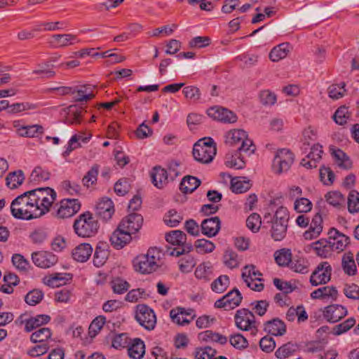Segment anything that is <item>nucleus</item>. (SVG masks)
Wrapping results in <instances>:
<instances>
[{"label": "nucleus", "instance_id": "obj_5", "mask_svg": "<svg viewBox=\"0 0 359 359\" xmlns=\"http://www.w3.org/2000/svg\"><path fill=\"white\" fill-rule=\"evenodd\" d=\"M216 145L210 137L203 138L194 144L193 147V156L194 159L203 164H207L214 158L216 155Z\"/></svg>", "mask_w": 359, "mask_h": 359}, {"label": "nucleus", "instance_id": "obj_54", "mask_svg": "<svg viewBox=\"0 0 359 359\" xmlns=\"http://www.w3.org/2000/svg\"><path fill=\"white\" fill-rule=\"evenodd\" d=\"M350 118L348 107L341 106L339 107L333 115L334 121L339 125L345 124Z\"/></svg>", "mask_w": 359, "mask_h": 359}, {"label": "nucleus", "instance_id": "obj_26", "mask_svg": "<svg viewBox=\"0 0 359 359\" xmlns=\"http://www.w3.org/2000/svg\"><path fill=\"white\" fill-rule=\"evenodd\" d=\"M108 248L107 243H98L93 256V264L95 266L100 267L104 264L109 255Z\"/></svg>", "mask_w": 359, "mask_h": 359}, {"label": "nucleus", "instance_id": "obj_3", "mask_svg": "<svg viewBox=\"0 0 359 359\" xmlns=\"http://www.w3.org/2000/svg\"><path fill=\"white\" fill-rule=\"evenodd\" d=\"M161 252L156 248H151L147 254L137 256L133 261L135 271L141 273H151L160 266Z\"/></svg>", "mask_w": 359, "mask_h": 359}, {"label": "nucleus", "instance_id": "obj_44", "mask_svg": "<svg viewBox=\"0 0 359 359\" xmlns=\"http://www.w3.org/2000/svg\"><path fill=\"white\" fill-rule=\"evenodd\" d=\"M262 276L259 271L255 270V266L253 264L246 265L242 270V278L244 281H248L249 279H255L257 281H262L260 278Z\"/></svg>", "mask_w": 359, "mask_h": 359}, {"label": "nucleus", "instance_id": "obj_6", "mask_svg": "<svg viewBox=\"0 0 359 359\" xmlns=\"http://www.w3.org/2000/svg\"><path fill=\"white\" fill-rule=\"evenodd\" d=\"M165 238L170 244L178 246L170 251H168L170 256L180 257L182 254L190 252L193 250V245L187 242V236L186 233L180 230L171 231L165 234Z\"/></svg>", "mask_w": 359, "mask_h": 359}, {"label": "nucleus", "instance_id": "obj_47", "mask_svg": "<svg viewBox=\"0 0 359 359\" xmlns=\"http://www.w3.org/2000/svg\"><path fill=\"white\" fill-rule=\"evenodd\" d=\"M309 262L302 257H297L291 260L290 267L297 273H306L309 271Z\"/></svg>", "mask_w": 359, "mask_h": 359}, {"label": "nucleus", "instance_id": "obj_50", "mask_svg": "<svg viewBox=\"0 0 359 359\" xmlns=\"http://www.w3.org/2000/svg\"><path fill=\"white\" fill-rule=\"evenodd\" d=\"M348 210L353 214L359 212V192L356 190H351L348 196Z\"/></svg>", "mask_w": 359, "mask_h": 359}, {"label": "nucleus", "instance_id": "obj_24", "mask_svg": "<svg viewBox=\"0 0 359 359\" xmlns=\"http://www.w3.org/2000/svg\"><path fill=\"white\" fill-rule=\"evenodd\" d=\"M323 153V147L319 144H313L310 152L307 154L306 158H303L301 165L306 168H316L317 162L321 159V155Z\"/></svg>", "mask_w": 359, "mask_h": 359}, {"label": "nucleus", "instance_id": "obj_35", "mask_svg": "<svg viewBox=\"0 0 359 359\" xmlns=\"http://www.w3.org/2000/svg\"><path fill=\"white\" fill-rule=\"evenodd\" d=\"M289 44L281 43L274 47L269 53V58L273 62H278L287 57L289 53Z\"/></svg>", "mask_w": 359, "mask_h": 359}, {"label": "nucleus", "instance_id": "obj_22", "mask_svg": "<svg viewBox=\"0 0 359 359\" xmlns=\"http://www.w3.org/2000/svg\"><path fill=\"white\" fill-rule=\"evenodd\" d=\"M114 213V203L109 198H102L96 205V215L104 221L110 219Z\"/></svg>", "mask_w": 359, "mask_h": 359}, {"label": "nucleus", "instance_id": "obj_17", "mask_svg": "<svg viewBox=\"0 0 359 359\" xmlns=\"http://www.w3.org/2000/svg\"><path fill=\"white\" fill-rule=\"evenodd\" d=\"M328 234V243H330L331 250L343 251L349 243V237L340 233L337 229H331Z\"/></svg>", "mask_w": 359, "mask_h": 359}, {"label": "nucleus", "instance_id": "obj_45", "mask_svg": "<svg viewBox=\"0 0 359 359\" xmlns=\"http://www.w3.org/2000/svg\"><path fill=\"white\" fill-rule=\"evenodd\" d=\"M194 247L196 250L199 254H207L212 252L215 248V244L207 239L201 238L195 241Z\"/></svg>", "mask_w": 359, "mask_h": 359}, {"label": "nucleus", "instance_id": "obj_40", "mask_svg": "<svg viewBox=\"0 0 359 359\" xmlns=\"http://www.w3.org/2000/svg\"><path fill=\"white\" fill-rule=\"evenodd\" d=\"M100 166L97 164L93 165L86 172L82 179L83 185L87 188L96 184Z\"/></svg>", "mask_w": 359, "mask_h": 359}, {"label": "nucleus", "instance_id": "obj_34", "mask_svg": "<svg viewBox=\"0 0 359 359\" xmlns=\"http://www.w3.org/2000/svg\"><path fill=\"white\" fill-rule=\"evenodd\" d=\"M180 256H182L178 262L180 271L182 273H189L191 271L196 263L195 258L190 255L189 252H185L182 254Z\"/></svg>", "mask_w": 359, "mask_h": 359}, {"label": "nucleus", "instance_id": "obj_49", "mask_svg": "<svg viewBox=\"0 0 359 359\" xmlns=\"http://www.w3.org/2000/svg\"><path fill=\"white\" fill-rule=\"evenodd\" d=\"M329 244L330 243H328V240L320 239L314 242L312 245L318 255L322 257H327L331 251V248Z\"/></svg>", "mask_w": 359, "mask_h": 359}, {"label": "nucleus", "instance_id": "obj_23", "mask_svg": "<svg viewBox=\"0 0 359 359\" xmlns=\"http://www.w3.org/2000/svg\"><path fill=\"white\" fill-rule=\"evenodd\" d=\"M150 177L152 184L158 189H163L168 182V171L160 165H156L151 169Z\"/></svg>", "mask_w": 359, "mask_h": 359}, {"label": "nucleus", "instance_id": "obj_15", "mask_svg": "<svg viewBox=\"0 0 359 359\" xmlns=\"http://www.w3.org/2000/svg\"><path fill=\"white\" fill-rule=\"evenodd\" d=\"M208 115L214 120L224 123H233L237 121L238 117L232 111L220 107H213L208 110Z\"/></svg>", "mask_w": 359, "mask_h": 359}, {"label": "nucleus", "instance_id": "obj_56", "mask_svg": "<svg viewBox=\"0 0 359 359\" xmlns=\"http://www.w3.org/2000/svg\"><path fill=\"white\" fill-rule=\"evenodd\" d=\"M312 203L306 198H300L296 199L294 204V210L297 212L306 213L311 210Z\"/></svg>", "mask_w": 359, "mask_h": 359}, {"label": "nucleus", "instance_id": "obj_38", "mask_svg": "<svg viewBox=\"0 0 359 359\" xmlns=\"http://www.w3.org/2000/svg\"><path fill=\"white\" fill-rule=\"evenodd\" d=\"M52 336L51 330L48 327H41L34 332L30 340L33 343H47L46 341Z\"/></svg>", "mask_w": 359, "mask_h": 359}, {"label": "nucleus", "instance_id": "obj_19", "mask_svg": "<svg viewBox=\"0 0 359 359\" xmlns=\"http://www.w3.org/2000/svg\"><path fill=\"white\" fill-rule=\"evenodd\" d=\"M348 314L346 307L340 304H332L324 308L323 316L330 323H336Z\"/></svg>", "mask_w": 359, "mask_h": 359}, {"label": "nucleus", "instance_id": "obj_18", "mask_svg": "<svg viewBox=\"0 0 359 359\" xmlns=\"http://www.w3.org/2000/svg\"><path fill=\"white\" fill-rule=\"evenodd\" d=\"M143 217L137 213H131L122 219L119 226L130 234L135 233L141 228Z\"/></svg>", "mask_w": 359, "mask_h": 359}, {"label": "nucleus", "instance_id": "obj_55", "mask_svg": "<svg viewBox=\"0 0 359 359\" xmlns=\"http://www.w3.org/2000/svg\"><path fill=\"white\" fill-rule=\"evenodd\" d=\"M194 274L198 279L209 280L212 274L211 266L207 263L201 264L196 269Z\"/></svg>", "mask_w": 359, "mask_h": 359}, {"label": "nucleus", "instance_id": "obj_53", "mask_svg": "<svg viewBox=\"0 0 359 359\" xmlns=\"http://www.w3.org/2000/svg\"><path fill=\"white\" fill-rule=\"evenodd\" d=\"M342 267L344 272L349 275H354L356 271V265L352 255H344L342 258Z\"/></svg>", "mask_w": 359, "mask_h": 359}, {"label": "nucleus", "instance_id": "obj_25", "mask_svg": "<svg viewBox=\"0 0 359 359\" xmlns=\"http://www.w3.org/2000/svg\"><path fill=\"white\" fill-rule=\"evenodd\" d=\"M264 331L273 336H282L286 332V325L279 318H273L264 323Z\"/></svg>", "mask_w": 359, "mask_h": 359}, {"label": "nucleus", "instance_id": "obj_51", "mask_svg": "<svg viewBox=\"0 0 359 359\" xmlns=\"http://www.w3.org/2000/svg\"><path fill=\"white\" fill-rule=\"evenodd\" d=\"M224 263L229 269H234L239 266L240 259L236 252L228 250L224 252Z\"/></svg>", "mask_w": 359, "mask_h": 359}, {"label": "nucleus", "instance_id": "obj_2", "mask_svg": "<svg viewBox=\"0 0 359 359\" xmlns=\"http://www.w3.org/2000/svg\"><path fill=\"white\" fill-rule=\"evenodd\" d=\"M100 228L97 219L93 213L86 211L78 216L73 224L76 234L81 238H91L95 236Z\"/></svg>", "mask_w": 359, "mask_h": 359}, {"label": "nucleus", "instance_id": "obj_12", "mask_svg": "<svg viewBox=\"0 0 359 359\" xmlns=\"http://www.w3.org/2000/svg\"><path fill=\"white\" fill-rule=\"evenodd\" d=\"M332 267L330 264L324 262L319 264L310 277V283L313 286L326 284L330 280Z\"/></svg>", "mask_w": 359, "mask_h": 359}, {"label": "nucleus", "instance_id": "obj_8", "mask_svg": "<svg viewBox=\"0 0 359 359\" xmlns=\"http://www.w3.org/2000/svg\"><path fill=\"white\" fill-rule=\"evenodd\" d=\"M225 142L230 146L241 143L238 149L248 156L254 153L255 150V146L253 144L252 141L248 137L246 132L241 129H233L226 133L225 135Z\"/></svg>", "mask_w": 359, "mask_h": 359}, {"label": "nucleus", "instance_id": "obj_20", "mask_svg": "<svg viewBox=\"0 0 359 359\" xmlns=\"http://www.w3.org/2000/svg\"><path fill=\"white\" fill-rule=\"evenodd\" d=\"M221 228V222L218 217H212L204 219L201 224V232L208 238L215 236Z\"/></svg>", "mask_w": 359, "mask_h": 359}, {"label": "nucleus", "instance_id": "obj_28", "mask_svg": "<svg viewBox=\"0 0 359 359\" xmlns=\"http://www.w3.org/2000/svg\"><path fill=\"white\" fill-rule=\"evenodd\" d=\"M93 252V248L89 243H82L76 247L72 251L74 259L79 262H86Z\"/></svg>", "mask_w": 359, "mask_h": 359}, {"label": "nucleus", "instance_id": "obj_42", "mask_svg": "<svg viewBox=\"0 0 359 359\" xmlns=\"http://www.w3.org/2000/svg\"><path fill=\"white\" fill-rule=\"evenodd\" d=\"M276 262L279 266H289L292 260V253L289 249H281L274 253Z\"/></svg>", "mask_w": 359, "mask_h": 359}, {"label": "nucleus", "instance_id": "obj_32", "mask_svg": "<svg viewBox=\"0 0 359 359\" xmlns=\"http://www.w3.org/2000/svg\"><path fill=\"white\" fill-rule=\"evenodd\" d=\"M201 184V181L196 177L185 176L180 184V189L184 194H190L195 191Z\"/></svg>", "mask_w": 359, "mask_h": 359}, {"label": "nucleus", "instance_id": "obj_37", "mask_svg": "<svg viewBox=\"0 0 359 359\" xmlns=\"http://www.w3.org/2000/svg\"><path fill=\"white\" fill-rule=\"evenodd\" d=\"M25 180V176L22 170H17L10 172L6 178V185L11 189L17 188L22 184Z\"/></svg>", "mask_w": 359, "mask_h": 359}, {"label": "nucleus", "instance_id": "obj_14", "mask_svg": "<svg viewBox=\"0 0 359 359\" xmlns=\"http://www.w3.org/2000/svg\"><path fill=\"white\" fill-rule=\"evenodd\" d=\"M81 208L78 199H63L60 201L56 216L60 219L69 218L74 215Z\"/></svg>", "mask_w": 359, "mask_h": 359}, {"label": "nucleus", "instance_id": "obj_59", "mask_svg": "<svg viewBox=\"0 0 359 359\" xmlns=\"http://www.w3.org/2000/svg\"><path fill=\"white\" fill-rule=\"evenodd\" d=\"M345 86L346 84L344 82H341L339 84L331 85L328 88L329 96L334 100H338L342 97L346 92Z\"/></svg>", "mask_w": 359, "mask_h": 359}, {"label": "nucleus", "instance_id": "obj_36", "mask_svg": "<svg viewBox=\"0 0 359 359\" xmlns=\"http://www.w3.org/2000/svg\"><path fill=\"white\" fill-rule=\"evenodd\" d=\"M245 177H235L231 181V189L236 194H241L247 191L251 187L248 180H245Z\"/></svg>", "mask_w": 359, "mask_h": 359}, {"label": "nucleus", "instance_id": "obj_64", "mask_svg": "<svg viewBox=\"0 0 359 359\" xmlns=\"http://www.w3.org/2000/svg\"><path fill=\"white\" fill-rule=\"evenodd\" d=\"M344 294L348 299H359V286L354 283L346 284L343 289Z\"/></svg>", "mask_w": 359, "mask_h": 359}, {"label": "nucleus", "instance_id": "obj_57", "mask_svg": "<svg viewBox=\"0 0 359 359\" xmlns=\"http://www.w3.org/2000/svg\"><path fill=\"white\" fill-rule=\"evenodd\" d=\"M43 282L48 286L57 287L65 283V278L62 273H55L50 276H46Z\"/></svg>", "mask_w": 359, "mask_h": 359}, {"label": "nucleus", "instance_id": "obj_52", "mask_svg": "<svg viewBox=\"0 0 359 359\" xmlns=\"http://www.w3.org/2000/svg\"><path fill=\"white\" fill-rule=\"evenodd\" d=\"M226 301L229 304V308L233 309L238 306L241 302L243 297L236 288L233 289L231 291L228 292L226 295Z\"/></svg>", "mask_w": 359, "mask_h": 359}, {"label": "nucleus", "instance_id": "obj_58", "mask_svg": "<svg viewBox=\"0 0 359 359\" xmlns=\"http://www.w3.org/2000/svg\"><path fill=\"white\" fill-rule=\"evenodd\" d=\"M43 298L42 291L35 289L29 292L25 297V302L30 306L38 304Z\"/></svg>", "mask_w": 359, "mask_h": 359}, {"label": "nucleus", "instance_id": "obj_1", "mask_svg": "<svg viewBox=\"0 0 359 359\" xmlns=\"http://www.w3.org/2000/svg\"><path fill=\"white\" fill-rule=\"evenodd\" d=\"M31 195L27 191L15 198L11 203V212L17 219L30 220L41 216L39 206H35Z\"/></svg>", "mask_w": 359, "mask_h": 359}, {"label": "nucleus", "instance_id": "obj_9", "mask_svg": "<svg viewBox=\"0 0 359 359\" xmlns=\"http://www.w3.org/2000/svg\"><path fill=\"white\" fill-rule=\"evenodd\" d=\"M236 327L241 330L251 331L255 335L257 332L255 317L252 312L247 309H241L236 311L234 316Z\"/></svg>", "mask_w": 359, "mask_h": 359}, {"label": "nucleus", "instance_id": "obj_33", "mask_svg": "<svg viewBox=\"0 0 359 359\" xmlns=\"http://www.w3.org/2000/svg\"><path fill=\"white\" fill-rule=\"evenodd\" d=\"M189 315L190 313L180 307L173 309L170 311V316L172 321L180 325H187L190 323L191 320L187 318V316Z\"/></svg>", "mask_w": 359, "mask_h": 359}, {"label": "nucleus", "instance_id": "obj_61", "mask_svg": "<svg viewBox=\"0 0 359 359\" xmlns=\"http://www.w3.org/2000/svg\"><path fill=\"white\" fill-rule=\"evenodd\" d=\"M355 324V320L353 318H349L344 322L337 325L333 328V334L334 335H340L349 330Z\"/></svg>", "mask_w": 359, "mask_h": 359}, {"label": "nucleus", "instance_id": "obj_39", "mask_svg": "<svg viewBox=\"0 0 359 359\" xmlns=\"http://www.w3.org/2000/svg\"><path fill=\"white\" fill-rule=\"evenodd\" d=\"M325 198L326 201L334 208L339 209L344 206L345 197L339 191L328 192Z\"/></svg>", "mask_w": 359, "mask_h": 359}, {"label": "nucleus", "instance_id": "obj_16", "mask_svg": "<svg viewBox=\"0 0 359 359\" xmlns=\"http://www.w3.org/2000/svg\"><path fill=\"white\" fill-rule=\"evenodd\" d=\"M32 259L36 266L42 269L54 266L58 260L55 255L48 251L34 252L32 254Z\"/></svg>", "mask_w": 359, "mask_h": 359}, {"label": "nucleus", "instance_id": "obj_21", "mask_svg": "<svg viewBox=\"0 0 359 359\" xmlns=\"http://www.w3.org/2000/svg\"><path fill=\"white\" fill-rule=\"evenodd\" d=\"M132 240L131 234L125 231L119 225L112 233L110 237V242L116 249H121Z\"/></svg>", "mask_w": 359, "mask_h": 359}, {"label": "nucleus", "instance_id": "obj_30", "mask_svg": "<svg viewBox=\"0 0 359 359\" xmlns=\"http://www.w3.org/2000/svg\"><path fill=\"white\" fill-rule=\"evenodd\" d=\"M128 353L133 359H142L145 353L144 342L139 338L134 339L128 348Z\"/></svg>", "mask_w": 359, "mask_h": 359}, {"label": "nucleus", "instance_id": "obj_63", "mask_svg": "<svg viewBox=\"0 0 359 359\" xmlns=\"http://www.w3.org/2000/svg\"><path fill=\"white\" fill-rule=\"evenodd\" d=\"M163 220L165 223L171 226H177L182 220V217L177 214L175 210H171L164 216Z\"/></svg>", "mask_w": 359, "mask_h": 359}, {"label": "nucleus", "instance_id": "obj_43", "mask_svg": "<svg viewBox=\"0 0 359 359\" xmlns=\"http://www.w3.org/2000/svg\"><path fill=\"white\" fill-rule=\"evenodd\" d=\"M230 284V280L228 276L222 275L215 279L211 284V289L217 293L224 292Z\"/></svg>", "mask_w": 359, "mask_h": 359}, {"label": "nucleus", "instance_id": "obj_11", "mask_svg": "<svg viewBox=\"0 0 359 359\" xmlns=\"http://www.w3.org/2000/svg\"><path fill=\"white\" fill-rule=\"evenodd\" d=\"M294 156L289 149H279L273 161V170L278 174L287 171L294 162Z\"/></svg>", "mask_w": 359, "mask_h": 359}, {"label": "nucleus", "instance_id": "obj_46", "mask_svg": "<svg viewBox=\"0 0 359 359\" xmlns=\"http://www.w3.org/2000/svg\"><path fill=\"white\" fill-rule=\"evenodd\" d=\"M297 349V346L295 344L288 342L280 347H279L275 352V355L278 359H284L292 355Z\"/></svg>", "mask_w": 359, "mask_h": 359}, {"label": "nucleus", "instance_id": "obj_7", "mask_svg": "<svg viewBox=\"0 0 359 359\" xmlns=\"http://www.w3.org/2000/svg\"><path fill=\"white\" fill-rule=\"evenodd\" d=\"M289 220V212L286 208L277 209L271 221V237L276 241H282L286 236Z\"/></svg>", "mask_w": 359, "mask_h": 359}, {"label": "nucleus", "instance_id": "obj_4", "mask_svg": "<svg viewBox=\"0 0 359 359\" xmlns=\"http://www.w3.org/2000/svg\"><path fill=\"white\" fill-rule=\"evenodd\" d=\"M35 206H39L41 216L48 212L50 207L56 199V192L50 187H40L28 191Z\"/></svg>", "mask_w": 359, "mask_h": 359}, {"label": "nucleus", "instance_id": "obj_13", "mask_svg": "<svg viewBox=\"0 0 359 359\" xmlns=\"http://www.w3.org/2000/svg\"><path fill=\"white\" fill-rule=\"evenodd\" d=\"M50 320V316L46 314L36 315L30 318H27V314H22L16 320V323L25 324V331L29 332L41 325L47 324Z\"/></svg>", "mask_w": 359, "mask_h": 359}, {"label": "nucleus", "instance_id": "obj_62", "mask_svg": "<svg viewBox=\"0 0 359 359\" xmlns=\"http://www.w3.org/2000/svg\"><path fill=\"white\" fill-rule=\"evenodd\" d=\"M182 93L187 99L192 102H196L201 98V91L198 87L194 86L184 87Z\"/></svg>", "mask_w": 359, "mask_h": 359}, {"label": "nucleus", "instance_id": "obj_41", "mask_svg": "<svg viewBox=\"0 0 359 359\" xmlns=\"http://www.w3.org/2000/svg\"><path fill=\"white\" fill-rule=\"evenodd\" d=\"M332 154L335 158L339 167L348 170L352 167V162L348 156L341 149H337L332 151Z\"/></svg>", "mask_w": 359, "mask_h": 359}, {"label": "nucleus", "instance_id": "obj_48", "mask_svg": "<svg viewBox=\"0 0 359 359\" xmlns=\"http://www.w3.org/2000/svg\"><path fill=\"white\" fill-rule=\"evenodd\" d=\"M38 108V105L31 102H21L15 103L11 105L9 104L8 113L9 114H18L27 110H34Z\"/></svg>", "mask_w": 359, "mask_h": 359}, {"label": "nucleus", "instance_id": "obj_60", "mask_svg": "<svg viewBox=\"0 0 359 359\" xmlns=\"http://www.w3.org/2000/svg\"><path fill=\"white\" fill-rule=\"evenodd\" d=\"M229 342L237 349H244L248 346V340L240 333L231 335Z\"/></svg>", "mask_w": 359, "mask_h": 359}, {"label": "nucleus", "instance_id": "obj_31", "mask_svg": "<svg viewBox=\"0 0 359 359\" xmlns=\"http://www.w3.org/2000/svg\"><path fill=\"white\" fill-rule=\"evenodd\" d=\"M43 133L44 129L43 126L38 124L21 126L18 129V135L26 137H38L43 135Z\"/></svg>", "mask_w": 359, "mask_h": 359}, {"label": "nucleus", "instance_id": "obj_10", "mask_svg": "<svg viewBox=\"0 0 359 359\" xmlns=\"http://www.w3.org/2000/svg\"><path fill=\"white\" fill-rule=\"evenodd\" d=\"M135 319L139 324L147 330H153L156 324L154 311L146 304L136 306Z\"/></svg>", "mask_w": 359, "mask_h": 359}, {"label": "nucleus", "instance_id": "obj_29", "mask_svg": "<svg viewBox=\"0 0 359 359\" xmlns=\"http://www.w3.org/2000/svg\"><path fill=\"white\" fill-rule=\"evenodd\" d=\"M78 42L75 35L72 34H55L52 36L50 43L57 48H63Z\"/></svg>", "mask_w": 359, "mask_h": 359}, {"label": "nucleus", "instance_id": "obj_27", "mask_svg": "<svg viewBox=\"0 0 359 359\" xmlns=\"http://www.w3.org/2000/svg\"><path fill=\"white\" fill-rule=\"evenodd\" d=\"M242 153L244 152L243 151H239V149H237L233 152H229L225 157L226 165L235 169L243 168L245 163L243 160Z\"/></svg>", "mask_w": 359, "mask_h": 359}]
</instances>
